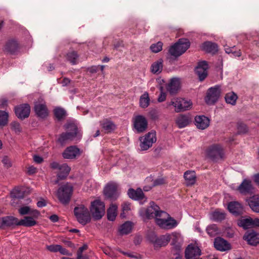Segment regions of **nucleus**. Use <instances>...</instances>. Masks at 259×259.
Segmentation results:
<instances>
[{
    "instance_id": "1",
    "label": "nucleus",
    "mask_w": 259,
    "mask_h": 259,
    "mask_svg": "<svg viewBox=\"0 0 259 259\" xmlns=\"http://www.w3.org/2000/svg\"><path fill=\"white\" fill-rule=\"evenodd\" d=\"M190 42L187 38H180L168 50L169 54L175 59L184 53L190 47Z\"/></svg>"
},
{
    "instance_id": "2",
    "label": "nucleus",
    "mask_w": 259,
    "mask_h": 259,
    "mask_svg": "<svg viewBox=\"0 0 259 259\" xmlns=\"http://www.w3.org/2000/svg\"><path fill=\"white\" fill-rule=\"evenodd\" d=\"M206 155L208 158L214 162L224 160V150L220 144H214L209 146L206 150Z\"/></svg>"
},
{
    "instance_id": "3",
    "label": "nucleus",
    "mask_w": 259,
    "mask_h": 259,
    "mask_svg": "<svg viewBox=\"0 0 259 259\" xmlns=\"http://www.w3.org/2000/svg\"><path fill=\"white\" fill-rule=\"evenodd\" d=\"M73 191V186L68 183L60 187L57 192V197L60 202L64 205L68 204L70 201Z\"/></svg>"
},
{
    "instance_id": "4",
    "label": "nucleus",
    "mask_w": 259,
    "mask_h": 259,
    "mask_svg": "<svg viewBox=\"0 0 259 259\" xmlns=\"http://www.w3.org/2000/svg\"><path fill=\"white\" fill-rule=\"evenodd\" d=\"M147 238L153 244L154 248L165 246L170 240V235L166 234L157 236L155 233L151 232L147 235Z\"/></svg>"
},
{
    "instance_id": "5",
    "label": "nucleus",
    "mask_w": 259,
    "mask_h": 259,
    "mask_svg": "<svg viewBox=\"0 0 259 259\" xmlns=\"http://www.w3.org/2000/svg\"><path fill=\"white\" fill-rule=\"evenodd\" d=\"M74 215L77 221L82 225L90 223L91 217L88 209L83 205H80L74 209Z\"/></svg>"
},
{
    "instance_id": "6",
    "label": "nucleus",
    "mask_w": 259,
    "mask_h": 259,
    "mask_svg": "<svg viewBox=\"0 0 259 259\" xmlns=\"http://www.w3.org/2000/svg\"><path fill=\"white\" fill-rule=\"evenodd\" d=\"M90 212L95 220H100L105 213L104 203L100 200H95L91 202Z\"/></svg>"
},
{
    "instance_id": "7",
    "label": "nucleus",
    "mask_w": 259,
    "mask_h": 259,
    "mask_svg": "<svg viewBox=\"0 0 259 259\" xmlns=\"http://www.w3.org/2000/svg\"><path fill=\"white\" fill-rule=\"evenodd\" d=\"M141 212L145 213L146 217L147 219H150L155 217V220L157 218H161V217L168 215V214L164 211L159 210V207L158 205L155 204L154 202L150 203V206L148 207L146 209H142Z\"/></svg>"
},
{
    "instance_id": "8",
    "label": "nucleus",
    "mask_w": 259,
    "mask_h": 259,
    "mask_svg": "<svg viewBox=\"0 0 259 259\" xmlns=\"http://www.w3.org/2000/svg\"><path fill=\"white\" fill-rule=\"evenodd\" d=\"M167 106L171 105L175 107L176 112H180L189 110L192 106V103L182 98H174L170 102L167 103Z\"/></svg>"
},
{
    "instance_id": "9",
    "label": "nucleus",
    "mask_w": 259,
    "mask_h": 259,
    "mask_svg": "<svg viewBox=\"0 0 259 259\" xmlns=\"http://www.w3.org/2000/svg\"><path fill=\"white\" fill-rule=\"evenodd\" d=\"M140 146L142 150H147L156 141V132L152 131L146 134L144 137L140 138Z\"/></svg>"
},
{
    "instance_id": "10",
    "label": "nucleus",
    "mask_w": 259,
    "mask_h": 259,
    "mask_svg": "<svg viewBox=\"0 0 259 259\" xmlns=\"http://www.w3.org/2000/svg\"><path fill=\"white\" fill-rule=\"evenodd\" d=\"M19 49L18 40L14 38L8 39L3 46L2 50L7 54L15 55Z\"/></svg>"
},
{
    "instance_id": "11",
    "label": "nucleus",
    "mask_w": 259,
    "mask_h": 259,
    "mask_svg": "<svg viewBox=\"0 0 259 259\" xmlns=\"http://www.w3.org/2000/svg\"><path fill=\"white\" fill-rule=\"evenodd\" d=\"M156 224L161 228L164 229H170L176 227L178 225L177 221L169 215L157 218L156 219Z\"/></svg>"
},
{
    "instance_id": "12",
    "label": "nucleus",
    "mask_w": 259,
    "mask_h": 259,
    "mask_svg": "<svg viewBox=\"0 0 259 259\" xmlns=\"http://www.w3.org/2000/svg\"><path fill=\"white\" fill-rule=\"evenodd\" d=\"M221 94V90L219 86L209 88L205 97V101L208 105H213L218 100Z\"/></svg>"
},
{
    "instance_id": "13",
    "label": "nucleus",
    "mask_w": 259,
    "mask_h": 259,
    "mask_svg": "<svg viewBox=\"0 0 259 259\" xmlns=\"http://www.w3.org/2000/svg\"><path fill=\"white\" fill-rule=\"evenodd\" d=\"M16 116L20 119L23 120L29 117L30 106L28 104H22L14 108Z\"/></svg>"
},
{
    "instance_id": "14",
    "label": "nucleus",
    "mask_w": 259,
    "mask_h": 259,
    "mask_svg": "<svg viewBox=\"0 0 259 259\" xmlns=\"http://www.w3.org/2000/svg\"><path fill=\"white\" fill-rule=\"evenodd\" d=\"M237 190L242 195H252L254 193V188L250 180L244 179L238 186Z\"/></svg>"
},
{
    "instance_id": "15",
    "label": "nucleus",
    "mask_w": 259,
    "mask_h": 259,
    "mask_svg": "<svg viewBox=\"0 0 259 259\" xmlns=\"http://www.w3.org/2000/svg\"><path fill=\"white\" fill-rule=\"evenodd\" d=\"M117 185L114 183H109L107 185L104 190L106 197L111 200H115L118 197Z\"/></svg>"
},
{
    "instance_id": "16",
    "label": "nucleus",
    "mask_w": 259,
    "mask_h": 259,
    "mask_svg": "<svg viewBox=\"0 0 259 259\" xmlns=\"http://www.w3.org/2000/svg\"><path fill=\"white\" fill-rule=\"evenodd\" d=\"M134 125L137 132L142 133L147 128L148 122L144 116L137 115L134 119Z\"/></svg>"
},
{
    "instance_id": "17",
    "label": "nucleus",
    "mask_w": 259,
    "mask_h": 259,
    "mask_svg": "<svg viewBox=\"0 0 259 259\" xmlns=\"http://www.w3.org/2000/svg\"><path fill=\"white\" fill-rule=\"evenodd\" d=\"M81 151L76 146H70L67 147L62 153V156L65 159H75L79 156Z\"/></svg>"
},
{
    "instance_id": "18",
    "label": "nucleus",
    "mask_w": 259,
    "mask_h": 259,
    "mask_svg": "<svg viewBox=\"0 0 259 259\" xmlns=\"http://www.w3.org/2000/svg\"><path fill=\"white\" fill-rule=\"evenodd\" d=\"M18 223V219L13 216L0 218V229H4L5 227L14 228L16 226H19Z\"/></svg>"
},
{
    "instance_id": "19",
    "label": "nucleus",
    "mask_w": 259,
    "mask_h": 259,
    "mask_svg": "<svg viewBox=\"0 0 259 259\" xmlns=\"http://www.w3.org/2000/svg\"><path fill=\"white\" fill-rule=\"evenodd\" d=\"M201 250L196 246L190 244L185 250V257L186 259H201Z\"/></svg>"
},
{
    "instance_id": "20",
    "label": "nucleus",
    "mask_w": 259,
    "mask_h": 259,
    "mask_svg": "<svg viewBox=\"0 0 259 259\" xmlns=\"http://www.w3.org/2000/svg\"><path fill=\"white\" fill-rule=\"evenodd\" d=\"M208 64L206 61H203L198 63L195 68V73L200 81H203L207 76Z\"/></svg>"
},
{
    "instance_id": "21",
    "label": "nucleus",
    "mask_w": 259,
    "mask_h": 259,
    "mask_svg": "<svg viewBox=\"0 0 259 259\" xmlns=\"http://www.w3.org/2000/svg\"><path fill=\"white\" fill-rule=\"evenodd\" d=\"M214 246L217 250L221 251L229 250L231 248L230 244L220 237H218L214 239Z\"/></svg>"
},
{
    "instance_id": "22",
    "label": "nucleus",
    "mask_w": 259,
    "mask_h": 259,
    "mask_svg": "<svg viewBox=\"0 0 259 259\" xmlns=\"http://www.w3.org/2000/svg\"><path fill=\"white\" fill-rule=\"evenodd\" d=\"M166 90L170 95L177 94L180 88V82L178 78H172L166 86Z\"/></svg>"
},
{
    "instance_id": "23",
    "label": "nucleus",
    "mask_w": 259,
    "mask_h": 259,
    "mask_svg": "<svg viewBox=\"0 0 259 259\" xmlns=\"http://www.w3.org/2000/svg\"><path fill=\"white\" fill-rule=\"evenodd\" d=\"M34 110L36 115L41 118H44L48 115V110L45 104L35 103Z\"/></svg>"
},
{
    "instance_id": "24",
    "label": "nucleus",
    "mask_w": 259,
    "mask_h": 259,
    "mask_svg": "<svg viewBox=\"0 0 259 259\" xmlns=\"http://www.w3.org/2000/svg\"><path fill=\"white\" fill-rule=\"evenodd\" d=\"M228 208L229 211L236 215H241L243 213V207L238 201H232L229 203Z\"/></svg>"
},
{
    "instance_id": "25",
    "label": "nucleus",
    "mask_w": 259,
    "mask_h": 259,
    "mask_svg": "<svg viewBox=\"0 0 259 259\" xmlns=\"http://www.w3.org/2000/svg\"><path fill=\"white\" fill-rule=\"evenodd\" d=\"M246 201L253 211L259 213V195H253L246 198Z\"/></svg>"
},
{
    "instance_id": "26",
    "label": "nucleus",
    "mask_w": 259,
    "mask_h": 259,
    "mask_svg": "<svg viewBox=\"0 0 259 259\" xmlns=\"http://www.w3.org/2000/svg\"><path fill=\"white\" fill-rule=\"evenodd\" d=\"M195 121L197 127L201 130L207 128L210 122L209 118L204 115L196 116Z\"/></svg>"
},
{
    "instance_id": "27",
    "label": "nucleus",
    "mask_w": 259,
    "mask_h": 259,
    "mask_svg": "<svg viewBox=\"0 0 259 259\" xmlns=\"http://www.w3.org/2000/svg\"><path fill=\"white\" fill-rule=\"evenodd\" d=\"M76 137L77 138L76 133H63L60 135L57 141L60 144L63 145L68 141H73Z\"/></svg>"
},
{
    "instance_id": "28",
    "label": "nucleus",
    "mask_w": 259,
    "mask_h": 259,
    "mask_svg": "<svg viewBox=\"0 0 259 259\" xmlns=\"http://www.w3.org/2000/svg\"><path fill=\"white\" fill-rule=\"evenodd\" d=\"M244 240H246L248 244L255 246L259 244V234L252 231L243 236Z\"/></svg>"
},
{
    "instance_id": "29",
    "label": "nucleus",
    "mask_w": 259,
    "mask_h": 259,
    "mask_svg": "<svg viewBox=\"0 0 259 259\" xmlns=\"http://www.w3.org/2000/svg\"><path fill=\"white\" fill-rule=\"evenodd\" d=\"M70 170V167L66 163L62 164V168L58 172L57 179L55 181L54 184H57L60 180L65 179L69 175Z\"/></svg>"
},
{
    "instance_id": "30",
    "label": "nucleus",
    "mask_w": 259,
    "mask_h": 259,
    "mask_svg": "<svg viewBox=\"0 0 259 259\" xmlns=\"http://www.w3.org/2000/svg\"><path fill=\"white\" fill-rule=\"evenodd\" d=\"M128 196L136 200H141L145 198V195L142 190L139 188L136 190L133 188H130L128 191Z\"/></svg>"
},
{
    "instance_id": "31",
    "label": "nucleus",
    "mask_w": 259,
    "mask_h": 259,
    "mask_svg": "<svg viewBox=\"0 0 259 259\" xmlns=\"http://www.w3.org/2000/svg\"><path fill=\"white\" fill-rule=\"evenodd\" d=\"M202 49L207 53L215 54L218 51V46L211 41H205L202 44Z\"/></svg>"
},
{
    "instance_id": "32",
    "label": "nucleus",
    "mask_w": 259,
    "mask_h": 259,
    "mask_svg": "<svg viewBox=\"0 0 259 259\" xmlns=\"http://www.w3.org/2000/svg\"><path fill=\"white\" fill-rule=\"evenodd\" d=\"M184 177L187 186L193 185L196 182V176L194 171L188 170L184 173Z\"/></svg>"
},
{
    "instance_id": "33",
    "label": "nucleus",
    "mask_w": 259,
    "mask_h": 259,
    "mask_svg": "<svg viewBox=\"0 0 259 259\" xmlns=\"http://www.w3.org/2000/svg\"><path fill=\"white\" fill-rule=\"evenodd\" d=\"M163 62L161 58L153 62L151 66V71L154 74H159L163 69Z\"/></svg>"
},
{
    "instance_id": "34",
    "label": "nucleus",
    "mask_w": 259,
    "mask_h": 259,
    "mask_svg": "<svg viewBox=\"0 0 259 259\" xmlns=\"http://www.w3.org/2000/svg\"><path fill=\"white\" fill-rule=\"evenodd\" d=\"M102 127L107 133H110L116 128L115 124L108 119H104L100 122Z\"/></svg>"
},
{
    "instance_id": "35",
    "label": "nucleus",
    "mask_w": 259,
    "mask_h": 259,
    "mask_svg": "<svg viewBox=\"0 0 259 259\" xmlns=\"http://www.w3.org/2000/svg\"><path fill=\"white\" fill-rule=\"evenodd\" d=\"M190 119L188 116L181 114L176 119V123L179 128H183L189 124Z\"/></svg>"
},
{
    "instance_id": "36",
    "label": "nucleus",
    "mask_w": 259,
    "mask_h": 259,
    "mask_svg": "<svg viewBox=\"0 0 259 259\" xmlns=\"http://www.w3.org/2000/svg\"><path fill=\"white\" fill-rule=\"evenodd\" d=\"M36 224V222L31 217H25L24 219L19 221L18 225L25 227H32Z\"/></svg>"
},
{
    "instance_id": "37",
    "label": "nucleus",
    "mask_w": 259,
    "mask_h": 259,
    "mask_svg": "<svg viewBox=\"0 0 259 259\" xmlns=\"http://www.w3.org/2000/svg\"><path fill=\"white\" fill-rule=\"evenodd\" d=\"M251 223L252 219L250 217L248 218H242L237 221L238 225L244 229L251 228Z\"/></svg>"
},
{
    "instance_id": "38",
    "label": "nucleus",
    "mask_w": 259,
    "mask_h": 259,
    "mask_svg": "<svg viewBox=\"0 0 259 259\" xmlns=\"http://www.w3.org/2000/svg\"><path fill=\"white\" fill-rule=\"evenodd\" d=\"M132 229V223L127 221L122 224L119 228V232L121 235H126L129 234Z\"/></svg>"
},
{
    "instance_id": "39",
    "label": "nucleus",
    "mask_w": 259,
    "mask_h": 259,
    "mask_svg": "<svg viewBox=\"0 0 259 259\" xmlns=\"http://www.w3.org/2000/svg\"><path fill=\"white\" fill-rule=\"evenodd\" d=\"M150 104V98L147 92H145L140 98V106L143 108H146Z\"/></svg>"
},
{
    "instance_id": "40",
    "label": "nucleus",
    "mask_w": 259,
    "mask_h": 259,
    "mask_svg": "<svg viewBox=\"0 0 259 259\" xmlns=\"http://www.w3.org/2000/svg\"><path fill=\"white\" fill-rule=\"evenodd\" d=\"M107 219L110 221H113L117 215V206L112 205L107 209Z\"/></svg>"
},
{
    "instance_id": "41",
    "label": "nucleus",
    "mask_w": 259,
    "mask_h": 259,
    "mask_svg": "<svg viewBox=\"0 0 259 259\" xmlns=\"http://www.w3.org/2000/svg\"><path fill=\"white\" fill-rule=\"evenodd\" d=\"M225 99L226 102L228 104H230L232 105H235L236 103V100L238 99V96L234 92H231L226 94Z\"/></svg>"
},
{
    "instance_id": "42",
    "label": "nucleus",
    "mask_w": 259,
    "mask_h": 259,
    "mask_svg": "<svg viewBox=\"0 0 259 259\" xmlns=\"http://www.w3.org/2000/svg\"><path fill=\"white\" fill-rule=\"evenodd\" d=\"M65 128L70 131V133H76L78 139H80L81 134L75 124L72 122L68 123L65 125Z\"/></svg>"
},
{
    "instance_id": "43",
    "label": "nucleus",
    "mask_w": 259,
    "mask_h": 259,
    "mask_svg": "<svg viewBox=\"0 0 259 259\" xmlns=\"http://www.w3.org/2000/svg\"><path fill=\"white\" fill-rule=\"evenodd\" d=\"M9 114L5 111L0 110V127H4L8 123Z\"/></svg>"
},
{
    "instance_id": "44",
    "label": "nucleus",
    "mask_w": 259,
    "mask_h": 259,
    "mask_svg": "<svg viewBox=\"0 0 259 259\" xmlns=\"http://www.w3.org/2000/svg\"><path fill=\"white\" fill-rule=\"evenodd\" d=\"M66 57L67 60L69 61L72 64L74 65L77 63V60L78 58V55L76 52L72 51L68 53Z\"/></svg>"
},
{
    "instance_id": "45",
    "label": "nucleus",
    "mask_w": 259,
    "mask_h": 259,
    "mask_svg": "<svg viewBox=\"0 0 259 259\" xmlns=\"http://www.w3.org/2000/svg\"><path fill=\"white\" fill-rule=\"evenodd\" d=\"M207 234L210 237H214L219 233V229L216 225L212 224L208 226L206 228Z\"/></svg>"
},
{
    "instance_id": "46",
    "label": "nucleus",
    "mask_w": 259,
    "mask_h": 259,
    "mask_svg": "<svg viewBox=\"0 0 259 259\" xmlns=\"http://www.w3.org/2000/svg\"><path fill=\"white\" fill-rule=\"evenodd\" d=\"M225 218V213L215 211L211 214V219L214 221H221Z\"/></svg>"
},
{
    "instance_id": "47",
    "label": "nucleus",
    "mask_w": 259,
    "mask_h": 259,
    "mask_svg": "<svg viewBox=\"0 0 259 259\" xmlns=\"http://www.w3.org/2000/svg\"><path fill=\"white\" fill-rule=\"evenodd\" d=\"M54 114L56 117L59 120L64 118L66 114L64 109L61 108H57L54 110Z\"/></svg>"
},
{
    "instance_id": "48",
    "label": "nucleus",
    "mask_w": 259,
    "mask_h": 259,
    "mask_svg": "<svg viewBox=\"0 0 259 259\" xmlns=\"http://www.w3.org/2000/svg\"><path fill=\"white\" fill-rule=\"evenodd\" d=\"M162 46L163 43L161 41H158L156 44H152L150 48L152 52L157 53L162 50Z\"/></svg>"
},
{
    "instance_id": "49",
    "label": "nucleus",
    "mask_w": 259,
    "mask_h": 259,
    "mask_svg": "<svg viewBox=\"0 0 259 259\" xmlns=\"http://www.w3.org/2000/svg\"><path fill=\"white\" fill-rule=\"evenodd\" d=\"M148 116L151 120H157L159 119V112L156 109H152L148 112Z\"/></svg>"
},
{
    "instance_id": "50",
    "label": "nucleus",
    "mask_w": 259,
    "mask_h": 259,
    "mask_svg": "<svg viewBox=\"0 0 259 259\" xmlns=\"http://www.w3.org/2000/svg\"><path fill=\"white\" fill-rule=\"evenodd\" d=\"M11 128L16 133L19 134L22 132V128L20 124L16 121H13L10 123Z\"/></svg>"
},
{
    "instance_id": "51",
    "label": "nucleus",
    "mask_w": 259,
    "mask_h": 259,
    "mask_svg": "<svg viewBox=\"0 0 259 259\" xmlns=\"http://www.w3.org/2000/svg\"><path fill=\"white\" fill-rule=\"evenodd\" d=\"M238 133L240 134H245L247 132L248 128L245 124L241 122L237 123Z\"/></svg>"
},
{
    "instance_id": "52",
    "label": "nucleus",
    "mask_w": 259,
    "mask_h": 259,
    "mask_svg": "<svg viewBox=\"0 0 259 259\" xmlns=\"http://www.w3.org/2000/svg\"><path fill=\"white\" fill-rule=\"evenodd\" d=\"M130 209V204L127 202H124L122 205V212L120 213V217L123 218H124L125 217V212L128 211Z\"/></svg>"
},
{
    "instance_id": "53",
    "label": "nucleus",
    "mask_w": 259,
    "mask_h": 259,
    "mask_svg": "<svg viewBox=\"0 0 259 259\" xmlns=\"http://www.w3.org/2000/svg\"><path fill=\"white\" fill-rule=\"evenodd\" d=\"M12 197L17 198H22L23 197V192L19 189H15L11 193Z\"/></svg>"
},
{
    "instance_id": "54",
    "label": "nucleus",
    "mask_w": 259,
    "mask_h": 259,
    "mask_svg": "<svg viewBox=\"0 0 259 259\" xmlns=\"http://www.w3.org/2000/svg\"><path fill=\"white\" fill-rule=\"evenodd\" d=\"M30 211V208L27 206L21 207L18 210L19 213L22 215L28 214H29Z\"/></svg>"
},
{
    "instance_id": "55",
    "label": "nucleus",
    "mask_w": 259,
    "mask_h": 259,
    "mask_svg": "<svg viewBox=\"0 0 259 259\" xmlns=\"http://www.w3.org/2000/svg\"><path fill=\"white\" fill-rule=\"evenodd\" d=\"M114 49L118 50L120 48H124V45L122 40H115L113 42Z\"/></svg>"
},
{
    "instance_id": "56",
    "label": "nucleus",
    "mask_w": 259,
    "mask_h": 259,
    "mask_svg": "<svg viewBox=\"0 0 259 259\" xmlns=\"http://www.w3.org/2000/svg\"><path fill=\"white\" fill-rule=\"evenodd\" d=\"M60 248V245L58 244H53L51 245H48L47 246V248L48 250H49L51 252H56L57 251H59Z\"/></svg>"
},
{
    "instance_id": "57",
    "label": "nucleus",
    "mask_w": 259,
    "mask_h": 259,
    "mask_svg": "<svg viewBox=\"0 0 259 259\" xmlns=\"http://www.w3.org/2000/svg\"><path fill=\"white\" fill-rule=\"evenodd\" d=\"M62 164H59L58 162L54 161L50 163V166L53 169H58L59 171L62 168Z\"/></svg>"
},
{
    "instance_id": "58",
    "label": "nucleus",
    "mask_w": 259,
    "mask_h": 259,
    "mask_svg": "<svg viewBox=\"0 0 259 259\" xmlns=\"http://www.w3.org/2000/svg\"><path fill=\"white\" fill-rule=\"evenodd\" d=\"M234 48V47H232V48H225V52L228 54H230V53L234 54L235 56H238V57L241 56V52H240V51L239 50L238 52H233L232 51V49Z\"/></svg>"
},
{
    "instance_id": "59",
    "label": "nucleus",
    "mask_w": 259,
    "mask_h": 259,
    "mask_svg": "<svg viewBox=\"0 0 259 259\" xmlns=\"http://www.w3.org/2000/svg\"><path fill=\"white\" fill-rule=\"evenodd\" d=\"M88 245L87 244H84L82 246L79 248L77 252V259H80V254H82V252L87 249Z\"/></svg>"
},
{
    "instance_id": "60",
    "label": "nucleus",
    "mask_w": 259,
    "mask_h": 259,
    "mask_svg": "<svg viewBox=\"0 0 259 259\" xmlns=\"http://www.w3.org/2000/svg\"><path fill=\"white\" fill-rule=\"evenodd\" d=\"M2 162L4 166L7 168L10 167L12 166L11 163L8 157L5 156L3 158Z\"/></svg>"
},
{
    "instance_id": "61",
    "label": "nucleus",
    "mask_w": 259,
    "mask_h": 259,
    "mask_svg": "<svg viewBox=\"0 0 259 259\" xmlns=\"http://www.w3.org/2000/svg\"><path fill=\"white\" fill-rule=\"evenodd\" d=\"M164 183V180L163 178H158L153 181L152 187L161 185Z\"/></svg>"
},
{
    "instance_id": "62",
    "label": "nucleus",
    "mask_w": 259,
    "mask_h": 259,
    "mask_svg": "<svg viewBox=\"0 0 259 259\" xmlns=\"http://www.w3.org/2000/svg\"><path fill=\"white\" fill-rule=\"evenodd\" d=\"M8 106V100L3 98L0 100V108L5 109Z\"/></svg>"
},
{
    "instance_id": "63",
    "label": "nucleus",
    "mask_w": 259,
    "mask_h": 259,
    "mask_svg": "<svg viewBox=\"0 0 259 259\" xmlns=\"http://www.w3.org/2000/svg\"><path fill=\"white\" fill-rule=\"evenodd\" d=\"M29 214L31 215L32 218H37L40 215V212L38 210L36 209H30V213Z\"/></svg>"
},
{
    "instance_id": "64",
    "label": "nucleus",
    "mask_w": 259,
    "mask_h": 259,
    "mask_svg": "<svg viewBox=\"0 0 259 259\" xmlns=\"http://www.w3.org/2000/svg\"><path fill=\"white\" fill-rule=\"evenodd\" d=\"M99 66H93L87 69L88 71L91 73H96L99 69Z\"/></svg>"
}]
</instances>
